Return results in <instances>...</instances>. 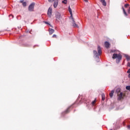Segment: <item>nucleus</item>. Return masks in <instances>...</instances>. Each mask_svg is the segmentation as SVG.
<instances>
[{
    "label": "nucleus",
    "mask_w": 130,
    "mask_h": 130,
    "mask_svg": "<svg viewBox=\"0 0 130 130\" xmlns=\"http://www.w3.org/2000/svg\"><path fill=\"white\" fill-rule=\"evenodd\" d=\"M112 58L113 59H116V62L118 63L120 60H121V58H122V56L120 54H116L114 53L113 54Z\"/></svg>",
    "instance_id": "nucleus-1"
},
{
    "label": "nucleus",
    "mask_w": 130,
    "mask_h": 130,
    "mask_svg": "<svg viewBox=\"0 0 130 130\" xmlns=\"http://www.w3.org/2000/svg\"><path fill=\"white\" fill-rule=\"evenodd\" d=\"M98 53L96 51L94 50L93 53L96 57L99 58V55H101L102 53V51L101 50V47H100V46H98Z\"/></svg>",
    "instance_id": "nucleus-2"
},
{
    "label": "nucleus",
    "mask_w": 130,
    "mask_h": 130,
    "mask_svg": "<svg viewBox=\"0 0 130 130\" xmlns=\"http://www.w3.org/2000/svg\"><path fill=\"white\" fill-rule=\"evenodd\" d=\"M34 7H35V3H32L28 6V11L29 12H34Z\"/></svg>",
    "instance_id": "nucleus-3"
},
{
    "label": "nucleus",
    "mask_w": 130,
    "mask_h": 130,
    "mask_svg": "<svg viewBox=\"0 0 130 130\" xmlns=\"http://www.w3.org/2000/svg\"><path fill=\"white\" fill-rule=\"evenodd\" d=\"M118 96V100L120 101L122 99H123L125 96V94H123L122 92H120L117 94Z\"/></svg>",
    "instance_id": "nucleus-4"
},
{
    "label": "nucleus",
    "mask_w": 130,
    "mask_h": 130,
    "mask_svg": "<svg viewBox=\"0 0 130 130\" xmlns=\"http://www.w3.org/2000/svg\"><path fill=\"white\" fill-rule=\"evenodd\" d=\"M60 19H61L60 13L57 12L56 13V21H58V20H60Z\"/></svg>",
    "instance_id": "nucleus-5"
},
{
    "label": "nucleus",
    "mask_w": 130,
    "mask_h": 130,
    "mask_svg": "<svg viewBox=\"0 0 130 130\" xmlns=\"http://www.w3.org/2000/svg\"><path fill=\"white\" fill-rule=\"evenodd\" d=\"M72 108V106H70V107H69L66 110H65L62 114H67L68 113H69L70 111H71V110L70 109H71V108Z\"/></svg>",
    "instance_id": "nucleus-6"
},
{
    "label": "nucleus",
    "mask_w": 130,
    "mask_h": 130,
    "mask_svg": "<svg viewBox=\"0 0 130 130\" xmlns=\"http://www.w3.org/2000/svg\"><path fill=\"white\" fill-rule=\"evenodd\" d=\"M52 13V9L51 8H49L48 10L47 15L49 17H51V14Z\"/></svg>",
    "instance_id": "nucleus-7"
},
{
    "label": "nucleus",
    "mask_w": 130,
    "mask_h": 130,
    "mask_svg": "<svg viewBox=\"0 0 130 130\" xmlns=\"http://www.w3.org/2000/svg\"><path fill=\"white\" fill-rule=\"evenodd\" d=\"M19 3H20V4H22V6H23V7H24V8L27 6V2H24V0H21V1H19Z\"/></svg>",
    "instance_id": "nucleus-8"
},
{
    "label": "nucleus",
    "mask_w": 130,
    "mask_h": 130,
    "mask_svg": "<svg viewBox=\"0 0 130 130\" xmlns=\"http://www.w3.org/2000/svg\"><path fill=\"white\" fill-rule=\"evenodd\" d=\"M57 6H58V0H55L54 2L53 7L54 8H57Z\"/></svg>",
    "instance_id": "nucleus-9"
},
{
    "label": "nucleus",
    "mask_w": 130,
    "mask_h": 130,
    "mask_svg": "<svg viewBox=\"0 0 130 130\" xmlns=\"http://www.w3.org/2000/svg\"><path fill=\"white\" fill-rule=\"evenodd\" d=\"M72 20H73L72 24L73 25V27H76V28H79V26L75 22V20H74V18H72Z\"/></svg>",
    "instance_id": "nucleus-10"
},
{
    "label": "nucleus",
    "mask_w": 130,
    "mask_h": 130,
    "mask_svg": "<svg viewBox=\"0 0 130 130\" xmlns=\"http://www.w3.org/2000/svg\"><path fill=\"white\" fill-rule=\"evenodd\" d=\"M100 2H101V3H102L103 6H104V7H106L107 5V3H106V1L105 0H100Z\"/></svg>",
    "instance_id": "nucleus-11"
},
{
    "label": "nucleus",
    "mask_w": 130,
    "mask_h": 130,
    "mask_svg": "<svg viewBox=\"0 0 130 130\" xmlns=\"http://www.w3.org/2000/svg\"><path fill=\"white\" fill-rule=\"evenodd\" d=\"M105 46L107 48H109V46H110V44L108 42H105Z\"/></svg>",
    "instance_id": "nucleus-12"
},
{
    "label": "nucleus",
    "mask_w": 130,
    "mask_h": 130,
    "mask_svg": "<svg viewBox=\"0 0 130 130\" xmlns=\"http://www.w3.org/2000/svg\"><path fill=\"white\" fill-rule=\"evenodd\" d=\"M54 33V29L52 28H50L49 29V34L50 35H52V34H53Z\"/></svg>",
    "instance_id": "nucleus-13"
},
{
    "label": "nucleus",
    "mask_w": 130,
    "mask_h": 130,
    "mask_svg": "<svg viewBox=\"0 0 130 130\" xmlns=\"http://www.w3.org/2000/svg\"><path fill=\"white\" fill-rule=\"evenodd\" d=\"M69 11L71 15V17H73V12H72V9L71 8V7H69Z\"/></svg>",
    "instance_id": "nucleus-14"
},
{
    "label": "nucleus",
    "mask_w": 130,
    "mask_h": 130,
    "mask_svg": "<svg viewBox=\"0 0 130 130\" xmlns=\"http://www.w3.org/2000/svg\"><path fill=\"white\" fill-rule=\"evenodd\" d=\"M113 94H114V90H112L111 91V93H110V94H109L110 96L111 97V98H112V97L113 96Z\"/></svg>",
    "instance_id": "nucleus-15"
},
{
    "label": "nucleus",
    "mask_w": 130,
    "mask_h": 130,
    "mask_svg": "<svg viewBox=\"0 0 130 130\" xmlns=\"http://www.w3.org/2000/svg\"><path fill=\"white\" fill-rule=\"evenodd\" d=\"M121 89L120 88H118L116 90V93H117V95H118L121 92Z\"/></svg>",
    "instance_id": "nucleus-16"
},
{
    "label": "nucleus",
    "mask_w": 130,
    "mask_h": 130,
    "mask_svg": "<svg viewBox=\"0 0 130 130\" xmlns=\"http://www.w3.org/2000/svg\"><path fill=\"white\" fill-rule=\"evenodd\" d=\"M102 98L103 101H104V100H105V94L104 93L102 94Z\"/></svg>",
    "instance_id": "nucleus-17"
},
{
    "label": "nucleus",
    "mask_w": 130,
    "mask_h": 130,
    "mask_svg": "<svg viewBox=\"0 0 130 130\" xmlns=\"http://www.w3.org/2000/svg\"><path fill=\"white\" fill-rule=\"evenodd\" d=\"M123 12V14L126 16H127V13H126V12H125V10H124V8L123 7L122 8Z\"/></svg>",
    "instance_id": "nucleus-18"
},
{
    "label": "nucleus",
    "mask_w": 130,
    "mask_h": 130,
    "mask_svg": "<svg viewBox=\"0 0 130 130\" xmlns=\"http://www.w3.org/2000/svg\"><path fill=\"white\" fill-rule=\"evenodd\" d=\"M125 58H126V60H127V61H129L130 60V57L129 56L126 55H125Z\"/></svg>",
    "instance_id": "nucleus-19"
},
{
    "label": "nucleus",
    "mask_w": 130,
    "mask_h": 130,
    "mask_svg": "<svg viewBox=\"0 0 130 130\" xmlns=\"http://www.w3.org/2000/svg\"><path fill=\"white\" fill-rule=\"evenodd\" d=\"M62 4H64V5H67L68 4V1L67 0H63L62 1Z\"/></svg>",
    "instance_id": "nucleus-20"
},
{
    "label": "nucleus",
    "mask_w": 130,
    "mask_h": 130,
    "mask_svg": "<svg viewBox=\"0 0 130 130\" xmlns=\"http://www.w3.org/2000/svg\"><path fill=\"white\" fill-rule=\"evenodd\" d=\"M126 89L128 90L129 91H130V86H126Z\"/></svg>",
    "instance_id": "nucleus-21"
},
{
    "label": "nucleus",
    "mask_w": 130,
    "mask_h": 130,
    "mask_svg": "<svg viewBox=\"0 0 130 130\" xmlns=\"http://www.w3.org/2000/svg\"><path fill=\"white\" fill-rule=\"evenodd\" d=\"M129 5L128 4H125V5H124V7L125 8H127V7H129Z\"/></svg>",
    "instance_id": "nucleus-22"
},
{
    "label": "nucleus",
    "mask_w": 130,
    "mask_h": 130,
    "mask_svg": "<svg viewBox=\"0 0 130 130\" xmlns=\"http://www.w3.org/2000/svg\"><path fill=\"white\" fill-rule=\"evenodd\" d=\"M91 103H92V105H94V104H95V103H96V101L95 100L93 101V102H92Z\"/></svg>",
    "instance_id": "nucleus-23"
},
{
    "label": "nucleus",
    "mask_w": 130,
    "mask_h": 130,
    "mask_svg": "<svg viewBox=\"0 0 130 130\" xmlns=\"http://www.w3.org/2000/svg\"><path fill=\"white\" fill-rule=\"evenodd\" d=\"M55 0H48V2L49 3H53V2H54Z\"/></svg>",
    "instance_id": "nucleus-24"
},
{
    "label": "nucleus",
    "mask_w": 130,
    "mask_h": 130,
    "mask_svg": "<svg viewBox=\"0 0 130 130\" xmlns=\"http://www.w3.org/2000/svg\"><path fill=\"white\" fill-rule=\"evenodd\" d=\"M52 37H53V38H56V35H53L52 36Z\"/></svg>",
    "instance_id": "nucleus-25"
},
{
    "label": "nucleus",
    "mask_w": 130,
    "mask_h": 130,
    "mask_svg": "<svg viewBox=\"0 0 130 130\" xmlns=\"http://www.w3.org/2000/svg\"><path fill=\"white\" fill-rule=\"evenodd\" d=\"M127 73L128 74H129L130 73V69L128 70V71H127Z\"/></svg>",
    "instance_id": "nucleus-26"
},
{
    "label": "nucleus",
    "mask_w": 130,
    "mask_h": 130,
    "mask_svg": "<svg viewBox=\"0 0 130 130\" xmlns=\"http://www.w3.org/2000/svg\"><path fill=\"white\" fill-rule=\"evenodd\" d=\"M128 14H130V7L129 9L128 10Z\"/></svg>",
    "instance_id": "nucleus-27"
},
{
    "label": "nucleus",
    "mask_w": 130,
    "mask_h": 130,
    "mask_svg": "<svg viewBox=\"0 0 130 130\" xmlns=\"http://www.w3.org/2000/svg\"><path fill=\"white\" fill-rule=\"evenodd\" d=\"M45 24H46L47 25H49V23L46 21H45Z\"/></svg>",
    "instance_id": "nucleus-28"
},
{
    "label": "nucleus",
    "mask_w": 130,
    "mask_h": 130,
    "mask_svg": "<svg viewBox=\"0 0 130 130\" xmlns=\"http://www.w3.org/2000/svg\"><path fill=\"white\" fill-rule=\"evenodd\" d=\"M127 66H128V67H130V62H128V63H127Z\"/></svg>",
    "instance_id": "nucleus-29"
},
{
    "label": "nucleus",
    "mask_w": 130,
    "mask_h": 130,
    "mask_svg": "<svg viewBox=\"0 0 130 130\" xmlns=\"http://www.w3.org/2000/svg\"><path fill=\"white\" fill-rule=\"evenodd\" d=\"M84 2H85V3H87L88 2V0H84Z\"/></svg>",
    "instance_id": "nucleus-30"
},
{
    "label": "nucleus",
    "mask_w": 130,
    "mask_h": 130,
    "mask_svg": "<svg viewBox=\"0 0 130 130\" xmlns=\"http://www.w3.org/2000/svg\"><path fill=\"white\" fill-rule=\"evenodd\" d=\"M128 78H130V73L128 75Z\"/></svg>",
    "instance_id": "nucleus-31"
}]
</instances>
